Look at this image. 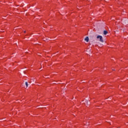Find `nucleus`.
<instances>
[{
	"instance_id": "nucleus-7",
	"label": "nucleus",
	"mask_w": 128,
	"mask_h": 128,
	"mask_svg": "<svg viewBox=\"0 0 128 128\" xmlns=\"http://www.w3.org/2000/svg\"><path fill=\"white\" fill-rule=\"evenodd\" d=\"M26 16H30V14H26Z\"/></svg>"
},
{
	"instance_id": "nucleus-5",
	"label": "nucleus",
	"mask_w": 128,
	"mask_h": 128,
	"mask_svg": "<svg viewBox=\"0 0 128 128\" xmlns=\"http://www.w3.org/2000/svg\"><path fill=\"white\" fill-rule=\"evenodd\" d=\"M86 104H88V100H86Z\"/></svg>"
},
{
	"instance_id": "nucleus-3",
	"label": "nucleus",
	"mask_w": 128,
	"mask_h": 128,
	"mask_svg": "<svg viewBox=\"0 0 128 128\" xmlns=\"http://www.w3.org/2000/svg\"><path fill=\"white\" fill-rule=\"evenodd\" d=\"M104 34H108V31L106 30H104Z\"/></svg>"
},
{
	"instance_id": "nucleus-8",
	"label": "nucleus",
	"mask_w": 128,
	"mask_h": 128,
	"mask_svg": "<svg viewBox=\"0 0 128 128\" xmlns=\"http://www.w3.org/2000/svg\"><path fill=\"white\" fill-rule=\"evenodd\" d=\"M92 40V37L91 38H90V40Z\"/></svg>"
},
{
	"instance_id": "nucleus-2",
	"label": "nucleus",
	"mask_w": 128,
	"mask_h": 128,
	"mask_svg": "<svg viewBox=\"0 0 128 128\" xmlns=\"http://www.w3.org/2000/svg\"><path fill=\"white\" fill-rule=\"evenodd\" d=\"M84 40L86 42H88V40H90V38H88V37L86 36L85 38H84Z\"/></svg>"
},
{
	"instance_id": "nucleus-4",
	"label": "nucleus",
	"mask_w": 128,
	"mask_h": 128,
	"mask_svg": "<svg viewBox=\"0 0 128 128\" xmlns=\"http://www.w3.org/2000/svg\"><path fill=\"white\" fill-rule=\"evenodd\" d=\"M25 84H26V88H28V82H26Z\"/></svg>"
},
{
	"instance_id": "nucleus-9",
	"label": "nucleus",
	"mask_w": 128,
	"mask_h": 128,
	"mask_svg": "<svg viewBox=\"0 0 128 128\" xmlns=\"http://www.w3.org/2000/svg\"><path fill=\"white\" fill-rule=\"evenodd\" d=\"M26 31L24 30V33L26 34Z\"/></svg>"
},
{
	"instance_id": "nucleus-1",
	"label": "nucleus",
	"mask_w": 128,
	"mask_h": 128,
	"mask_svg": "<svg viewBox=\"0 0 128 128\" xmlns=\"http://www.w3.org/2000/svg\"><path fill=\"white\" fill-rule=\"evenodd\" d=\"M96 38L97 40H99V42H104V38H102V36H100V35H98L96 36Z\"/></svg>"
},
{
	"instance_id": "nucleus-6",
	"label": "nucleus",
	"mask_w": 128,
	"mask_h": 128,
	"mask_svg": "<svg viewBox=\"0 0 128 128\" xmlns=\"http://www.w3.org/2000/svg\"><path fill=\"white\" fill-rule=\"evenodd\" d=\"M32 82H34V78H32Z\"/></svg>"
}]
</instances>
